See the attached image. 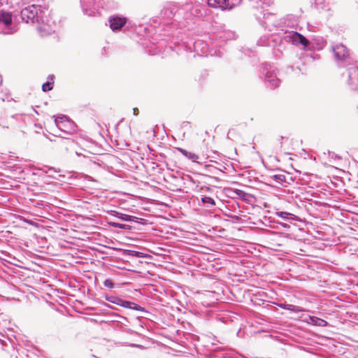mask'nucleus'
<instances>
[{
  "label": "nucleus",
  "mask_w": 358,
  "mask_h": 358,
  "mask_svg": "<svg viewBox=\"0 0 358 358\" xmlns=\"http://www.w3.org/2000/svg\"><path fill=\"white\" fill-rule=\"evenodd\" d=\"M348 83L352 90L358 91V68L349 69Z\"/></svg>",
  "instance_id": "f257e3e1"
},
{
  "label": "nucleus",
  "mask_w": 358,
  "mask_h": 358,
  "mask_svg": "<svg viewBox=\"0 0 358 358\" xmlns=\"http://www.w3.org/2000/svg\"><path fill=\"white\" fill-rule=\"evenodd\" d=\"M110 27L113 31L120 30L127 23L125 17L113 15L109 17Z\"/></svg>",
  "instance_id": "f03ea898"
},
{
  "label": "nucleus",
  "mask_w": 358,
  "mask_h": 358,
  "mask_svg": "<svg viewBox=\"0 0 358 358\" xmlns=\"http://www.w3.org/2000/svg\"><path fill=\"white\" fill-rule=\"evenodd\" d=\"M289 38L294 45H302L304 48H306L310 44L309 41L304 37L302 34L298 32H292L289 36Z\"/></svg>",
  "instance_id": "7ed1b4c3"
},
{
  "label": "nucleus",
  "mask_w": 358,
  "mask_h": 358,
  "mask_svg": "<svg viewBox=\"0 0 358 358\" xmlns=\"http://www.w3.org/2000/svg\"><path fill=\"white\" fill-rule=\"evenodd\" d=\"M208 4L211 7L219 8L222 10L230 9L234 5L231 0H208Z\"/></svg>",
  "instance_id": "20e7f679"
},
{
  "label": "nucleus",
  "mask_w": 358,
  "mask_h": 358,
  "mask_svg": "<svg viewBox=\"0 0 358 358\" xmlns=\"http://www.w3.org/2000/svg\"><path fill=\"white\" fill-rule=\"evenodd\" d=\"M335 56L341 60L345 59L349 56V50L343 44H338L334 48Z\"/></svg>",
  "instance_id": "39448f33"
},
{
  "label": "nucleus",
  "mask_w": 358,
  "mask_h": 358,
  "mask_svg": "<svg viewBox=\"0 0 358 358\" xmlns=\"http://www.w3.org/2000/svg\"><path fill=\"white\" fill-rule=\"evenodd\" d=\"M21 13L22 19L27 22L33 21L36 15L35 8L34 6L31 7L25 8L22 10Z\"/></svg>",
  "instance_id": "423d86ee"
},
{
  "label": "nucleus",
  "mask_w": 358,
  "mask_h": 358,
  "mask_svg": "<svg viewBox=\"0 0 358 358\" xmlns=\"http://www.w3.org/2000/svg\"><path fill=\"white\" fill-rule=\"evenodd\" d=\"M12 13L3 10L0 11V22L6 26H10L12 24Z\"/></svg>",
  "instance_id": "0eeeda50"
},
{
  "label": "nucleus",
  "mask_w": 358,
  "mask_h": 358,
  "mask_svg": "<svg viewBox=\"0 0 358 358\" xmlns=\"http://www.w3.org/2000/svg\"><path fill=\"white\" fill-rule=\"evenodd\" d=\"M38 31L40 33V35L43 37L49 36L53 32L50 25L45 23H43L38 26Z\"/></svg>",
  "instance_id": "6e6552de"
},
{
  "label": "nucleus",
  "mask_w": 358,
  "mask_h": 358,
  "mask_svg": "<svg viewBox=\"0 0 358 358\" xmlns=\"http://www.w3.org/2000/svg\"><path fill=\"white\" fill-rule=\"evenodd\" d=\"M178 150L186 157H187L189 159H192V161H196L199 159V157L191 152H188L187 150L182 149V148H178Z\"/></svg>",
  "instance_id": "1a4fd4ad"
},
{
  "label": "nucleus",
  "mask_w": 358,
  "mask_h": 358,
  "mask_svg": "<svg viewBox=\"0 0 358 358\" xmlns=\"http://www.w3.org/2000/svg\"><path fill=\"white\" fill-rule=\"evenodd\" d=\"M270 178H272L275 182H277L278 183H282L286 181L285 175L282 172L271 175L270 176Z\"/></svg>",
  "instance_id": "9d476101"
},
{
  "label": "nucleus",
  "mask_w": 358,
  "mask_h": 358,
  "mask_svg": "<svg viewBox=\"0 0 358 358\" xmlns=\"http://www.w3.org/2000/svg\"><path fill=\"white\" fill-rule=\"evenodd\" d=\"M310 320L313 324L318 326L324 327L327 324V322L325 320L316 317H310Z\"/></svg>",
  "instance_id": "9b49d317"
},
{
  "label": "nucleus",
  "mask_w": 358,
  "mask_h": 358,
  "mask_svg": "<svg viewBox=\"0 0 358 358\" xmlns=\"http://www.w3.org/2000/svg\"><path fill=\"white\" fill-rule=\"evenodd\" d=\"M110 224L113 227H116V228L124 229H127V230H130L131 229V227L128 224H120V223H116V222H111Z\"/></svg>",
  "instance_id": "f8f14e48"
},
{
  "label": "nucleus",
  "mask_w": 358,
  "mask_h": 358,
  "mask_svg": "<svg viewBox=\"0 0 358 358\" xmlns=\"http://www.w3.org/2000/svg\"><path fill=\"white\" fill-rule=\"evenodd\" d=\"M119 218L124 221H134L135 219H138L136 217H133L126 214H121Z\"/></svg>",
  "instance_id": "ddd939ff"
},
{
  "label": "nucleus",
  "mask_w": 358,
  "mask_h": 358,
  "mask_svg": "<svg viewBox=\"0 0 358 358\" xmlns=\"http://www.w3.org/2000/svg\"><path fill=\"white\" fill-rule=\"evenodd\" d=\"M203 203H208L210 206H214L215 204V202L213 199L209 196H204L201 199Z\"/></svg>",
  "instance_id": "4468645a"
},
{
  "label": "nucleus",
  "mask_w": 358,
  "mask_h": 358,
  "mask_svg": "<svg viewBox=\"0 0 358 358\" xmlns=\"http://www.w3.org/2000/svg\"><path fill=\"white\" fill-rule=\"evenodd\" d=\"M52 89V83L47 82L42 85V90L43 92H48Z\"/></svg>",
  "instance_id": "2eb2a0df"
},
{
  "label": "nucleus",
  "mask_w": 358,
  "mask_h": 358,
  "mask_svg": "<svg viewBox=\"0 0 358 358\" xmlns=\"http://www.w3.org/2000/svg\"><path fill=\"white\" fill-rule=\"evenodd\" d=\"M104 285L110 289H112L114 286L113 281L110 279H107L104 281Z\"/></svg>",
  "instance_id": "dca6fc26"
},
{
  "label": "nucleus",
  "mask_w": 358,
  "mask_h": 358,
  "mask_svg": "<svg viewBox=\"0 0 358 358\" xmlns=\"http://www.w3.org/2000/svg\"><path fill=\"white\" fill-rule=\"evenodd\" d=\"M287 308L288 310H292V311L299 312V311L301 310L299 309L298 307H296V306H295L294 305L289 304V305H287Z\"/></svg>",
  "instance_id": "f3484780"
},
{
  "label": "nucleus",
  "mask_w": 358,
  "mask_h": 358,
  "mask_svg": "<svg viewBox=\"0 0 358 358\" xmlns=\"http://www.w3.org/2000/svg\"><path fill=\"white\" fill-rule=\"evenodd\" d=\"M278 215L281 217H287V216L289 215V213H286V212H280V213H278Z\"/></svg>",
  "instance_id": "a211bd4d"
},
{
  "label": "nucleus",
  "mask_w": 358,
  "mask_h": 358,
  "mask_svg": "<svg viewBox=\"0 0 358 358\" xmlns=\"http://www.w3.org/2000/svg\"><path fill=\"white\" fill-rule=\"evenodd\" d=\"M134 255H135L136 257H144V256H143V253H141V252H136V251H134Z\"/></svg>",
  "instance_id": "6ab92c4d"
},
{
  "label": "nucleus",
  "mask_w": 358,
  "mask_h": 358,
  "mask_svg": "<svg viewBox=\"0 0 358 358\" xmlns=\"http://www.w3.org/2000/svg\"><path fill=\"white\" fill-rule=\"evenodd\" d=\"M133 113L136 116L138 115V109L137 108H133Z\"/></svg>",
  "instance_id": "aec40b11"
},
{
  "label": "nucleus",
  "mask_w": 358,
  "mask_h": 358,
  "mask_svg": "<svg viewBox=\"0 0 358 358\" xmlns=\"http://www.w3.org/2000/svg\"><path fill=\"white\" fill-rule=\"evenodd\" d=\"M2 83V79H1V77L0 76V85Z\"/></svg>",
  "instance_id": "412c9836"
},
{
  "label": "nucleus",
  "mask_w": 358,
  "mask_h": 358,
  "mask_svg": "<svg viewBox=\"0 0 358 358\" xmlns=\"http://www.w3.org/2000/svg\"><path fill=\"white\" fill-rule=\"evenodd\" d=\"M231 131H228V138H229V135L230 134Z\"/></svg>",
  "instance_id": "4be33fe9"
}]
</instances>
